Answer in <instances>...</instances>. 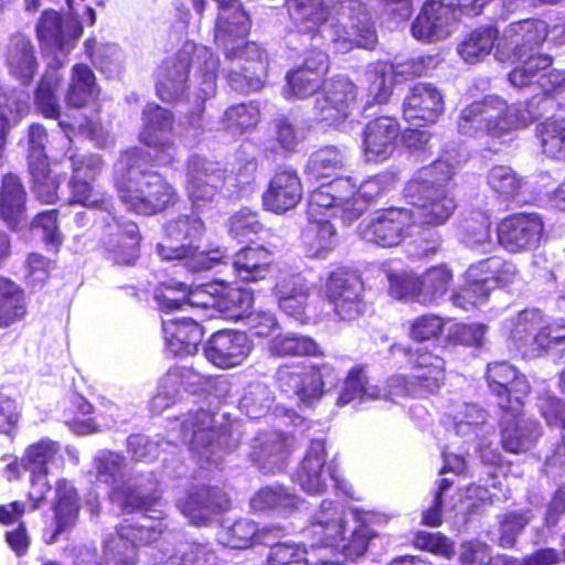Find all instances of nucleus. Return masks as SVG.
<instances>
[{
	"instance_id": "nucleus-1",
	"label": "nucleus",
	"mask_w": 565,
	"mask_h": 565,
	"mask_svg": "<svg viewBox=\"0 0 565 565\" xmlns=\"http://www.w3.org/2000/svg\"><path fill=\"white\" fill-rule=\"evenodd\" d=\"M111 183L119 201L137 215L163 214L180 202L177 186L164 173L143 167L141 154L125 164L114 162Z\"/></svg>"
},
{
	"instance_id": "nucleus-2",
	"label": "nucleus",
	"mask_w": 565,
	"mask_h": 565,
	"mask_svg": "<svg viewBox=\"0 0 565 565\" xmlns=\"http://www.w3.org/2000/svg\"><path fill=\"white\" fill-rule=\"evenodd\" d=\"M455 167L446 160H435L418 169L407 181L404 196L415 211L420 224L440 226L456 210V202L449 193Z\"/></svg>"
},
{
	"instance_id": "nucleus-3",
	"label": "nucleus",
	"mask_w": 565,
	"mask_h": 565,
	"mask_svg": "<svg viewBox=\"0 0 565 565\" xmlns=\"http://www.w3.org/2000/svg\"><path fill=\"white\" fill-rule=\"evenodd\" d=\"M142 127L138 135L143 146L122 149L115 163L125 164L137 154L142 156L143 167H173L179 161V149L170 136L174 129V115L157 103H147L142 109Z\"/></svg>"
},
{
	"instance_id": "nucleus-4",
	"label": "nucleus",
	"mask_w": 565,
	"mask_h": 565,
	"mask_svg": "<svg viewBox=\"0 0 565 565\" xmlns=\"http://www.w3.org/2000/svg\"><path fill=\"white\" fill-rule=\"evenodd\" d=\"M206 232L204 221L194 213H183L169 220L163 225L164 236L181 244L177 247L158 244L159 255L167 260H183L182 267L191 271H205L216 264L223 263L225 253L214 249L211 253L200 252L193 244L200 241Z\"/></svg>"
},
{
	"instance_id": "nucleus-5",
	"label": "nucleus",
	"mask_w": 565,
	"mask_h": 565,
	"mask_svg": "<svg viewBox=\"0 0 565 565\" xmlns=\"http://www.w3.org/2000/svg\"><path fill=\"white\" fill-rule=\"evenodd\" d=\"M216 414L209 409L188 412L180 424V434L188 444L192 459L201 467L216 463L220 454L233 444V426L230 419L217 423Z\"/></svg>"
},
{
	"instance_id": "nucleus-6",
	"label": "nucleus",
	"mask_w": 565,
	"mask_h": 565,
	"mask_svg": "<svg viewBox=\"0 0 565 565\" xmlns=\"http://www.w3.org/2000/svg\"><path fill=\"white\" fill-rule=\"evenodd\" d=\"M339 376L340 371L331 362H291L277 367L275 382L287 397L310 405L323 396L327 384H337Z\"/></svg>"
},
{
	"instance_id": "nucleus-7",
	"label": "nucleus",
	"mask_w": 565,
	"mask_h": 565,
	"mask_svg": "<svg viewBox=\"0 0 565 565\" xmlns=\"http://www.w3.org/2000/svg\"><path fill=\"white\" fill-rule=\"evenodd\" d=\"M519 102L514 105V114L508 103L498 96H486L473 100L463 107L458 117V130L462 135L476 136L483 134L490 137H501L513 128L524 127L529 124L519 121Z\"/></svg>"
},
{
	"instance_id": "nucleus-8",
	"label": "nucleus",
	"mask_w": 565,
	"mask_h": 565,
	"mask_svg": "<svg viewBox=\"0 0 565 565\" xmlns=\"http://www.w3.org/2000/svg\"><path fill=\"white\" fill-rule=\"evenodd\" d=\"M363 291V281L355 273L344 268L331 271L326 279L324 298L333 320L353 323L363 318L367 310Z\"/></svg>"
},
{
	"instance_id": "nucleus-9",
	"label": "nucleus",
	"mask_w": 565,
	"mask_h": 565,
	"mask_svg": "<svg viewBox=\"0 0 565 565\" xmlns=\"http://www.w3.org/2000/svg\"><path fill=\"white\" fill-rule=\"evenodd\" d=\"M390 353L398 362L408 366L417 391V397H426L439 392L446 379V361L426 348L393 343Z\"/></svg>"
},
{
	"instance_id": "nucleus-10",
	"label": "nucleus",
	"mask_w": 565,
	"mask_h": 565,
	"mask_svg": "<svg viewBox=\"0 0 565 565\" xmlns=\"http://www.w3.org/2000/svg\"><path fill=\"white\" fill-rule=\"evenodd\" d=\"M141 234L135 221L113 216L104 221L100 230L99 250L116 266H134L140 256Z\"/></svg>"
},
{
	"instance_id": "nucleus-11",
	"label": "nucleus",
	"mask_w": 565,
	"mask_h": 565,
	"mask_svg": "<svg viewBox=\"0 0 565 565\" xmlns=\"http://www.w3.org/2000/svg\"><path fill=\"white\" fill-rule=\"evenodd\" d=\"M545 232L541 214L516 212L504 216L497 226L498 243L510 253H527L540 247Z\"/></svg>"
},
{
	"instance_id": "nucleus-12",
	"label": "nucleus",
	"mask_w": 565,
	"mask_h": 565,
	"mask_svg": "<svg viewBox=\"0 0 565 565\" xmlns=\"http://www.w3.org/2000/svg\"><path fill=\"white\" fill-rule=\"evenodd\" d=\"M61 450L58 441L43 437L25 447L22 452L24 463L30 475L29 482L34 489L26 493L30 510L36 511L46 501L52 487L47 480L49 465L56 458Z\"/></svg>"
},
{
	"instance_id": "nucleus-13",
	"label": "nucleus",
	"mask_w": 565,
	"mask_h": 565,
	"mask_svg": "<svg viewBox=\"0 0 565 565\" xmlns=\"http://www.w3.org/2000/svg\"><path fill=\"white\" fill-rule=\"evenodd\" d=\"M192 64V53L185 50L162 60L153 73L156 96L161 102L175 105L186 98Z\"/></svg>"
},
{
	"instance_id": "nucleus-14",
	"label": "nucleus",
	"mask_w": 565,
	"mask_h": 565,
	"mask_svg": "<svg viewBox=\"0 0 565 565\" xmlns=\"http://www.w3.org/2000/svg\"><path fill=\"white\" fill-rule=\"evenodd\" d=\"M523 407V399L515 398L511 406L500 408L498 414L500 445L514 455L530 450L539 436L537 422L525 418Z\"/></svg>"
},
{
	"instance_id": "nucleus-15",
	"label": "nucleus",
	"mask_w": 565,
	"mask_h": 565,
	"mask_svg": "<svg viewBox=\"0 0 565 565\" xmlns=\"http://www.w3.org/2000/svg\"><path fill=\"white\" fill-rule=\"evenodd\" d=\"M330 70V58L322 49L311 47L302 63L286 73L285 92L305 99L319 93Z\"/></svg>"
},
{
	"instance_id": "nucleus-16",
	"label": "nucleus",
	"mask_w": 565,
	"mask_h": 565,
	"mask_svg": "<svg viewBox=\"0 0 565 565\" xmlns=\"http://www.w3.org/2000/svg\"><path fill=\"white\" fill-rule=\"evenodd\" d=\"M313 105L316 118L326 125L343 121L356 99V86L348 77L334 75L326 78Z\"/></svg>"
},
{
	"instance_id": "nucleus-17",
	"label": "nucleus",
	"mask_w": 565,
	"mask_h": 565,
	"mask_svg": "<svg viewBox=\"0 0 565 565\" xmlns=\"http://www.w3.org/2000/svg\"><path fill=\"white\" fill-rule=\"evenodd\" d=\"M414 211L402 206H390L375 212L365 226V238L381 247L397 246L414 224Z\"/></svg>"
},
{
	"instance_id": "nucleus-18",
	"label": "nucleus",
	"mask_w": 565,
	"mask_h": 565,
	"mask_svg": "<svg viewBox=\"0 0 565 565\" xmlns=\"http://www.w3.org/2000/svg\"><path fill=\"white\" fill-rule=\"evenodd\" d=\"M82 34L83 25L79 20L65 21L53 9L44 10L35 25V35L42 50L68 52Z\"/></svg>"
},
{
	"instance_id": "nucleus-19",
	"label": "nucleus",
	"mask_w": 565,
	"mask_h": 565,
	"mask_svg": "<svg viewBox=\"0 0 565 565\" xmlns=\"http://www.w3.org/2000/svg\"><path fill=\"white\" fill-rule=\"evenodd\" d=\"M209 362L218 369L242 364L250 352V343L244 331L222 329L213 332L203 348Z\"/></svg>"
},
{
	"instance_id": "nucleus-20",
	"label": "nucleus",
	"mask_w": 565,
	"mask_h": 565,
	"mask_svg": "<svg viewBox=\"0 0 565 565\" xmlns=\"http://www.w3.org/2000/svg\"><path fill=\"white\" fill-rule=\"evenodd\" d=\"M487 385L497 398L498 408L511 406L513 399L522 398L530 392V384L523 373L507 361L488 363Z\"/></svg>"
},
{
	"instance_id": "nucleus-21",
	"label": "nucleus",
	"mask_w": 565,
	"mask_h": 565,
	"mask_svg": "<svg viewBox=\"0 0 565 565\" xmlns=\"http://www.w3.org/2000/svg\"><path fill=\"white\" fill-rule=\"evenodd\" d=\"M401 125L393 116H377L362 130V150L367 161L383 162L394 152Z\"/></svg>"
},
{
	"instance_id": "nucleus-22",
	"label": "nucleus",
	"mask_w": 565,
	"mask_h": 565,
	"mask_svg": "<svg viewBox=\"0 0 565 565\" xmlns=\"http://www.w3.org/2000/svg\"><path fill=\"white\" fill-rule=\"evenodd\" d=\"M3 63L13 79L22 86H30L40 67L30 36L20 32L12 34L3 51Z\"/></svg>"
},
{
	"instance_id": "nucleus-23",
	"label": "nucleus",
	"mask_w": 565,
	"mask_h": 565,
	"mask_svg": "<svg viewBox=\"0 0 565 565\" xmlns=\"http://www.w3.org/2000/svg\"><path fill=\"white\" fill-rule=\"evenodd\" d=\"M28 192L21 177L7 172L0 178V218L12 232L28 224Z\"/></svg>"
},
{
	"instance_id": "nucleus-24",
	"label": "nucleus",
	"mask_w": 565,
	"mask_h": 565,
	"mask_svg": "<svg viewBox=\"0 0 565 565\" xmlns=\"http://www.w3.org/2000/svg\"><path fill=\"white\" fill-rule=\"evenodd\" d=\"M443 111V95L429 83H416L403 103L405 120L419 127L436 122Z\"/></svg>"
},
{
	"instance_id": "nucleus-25",
	"label": "nucleus",
	"mask_w": 565,
	"mask_h": 565,
	"mask_svg": "<svg viewBox=\"0 0 565 565\" xmlns=\"http://www.w3.org/2000/svg\"><path fill=\"white\" fill-rule=\"evenodd\" d=\"M541 77L546 78L551 86L518 105V117L521 124H531L546 116L551 110L565 106V73L550 71Z\"/></svg>"
},
{
	"instance_id": "nucleus-26",
	"label": "nucleus",
	"mask_w": 565,
	"mask_h": 565,
	"mask_svg": "<svg viewBox=\"0 0 565 565\" xmlns=\"http://www.w3.org/2000/svg\"><path fill=\"white\" fill-rule=\"evenodd\" d=\"M302 198V183L292 168L278 169L263 193L266 210L282 214L295 209Z\"/></svg>"
},
{
	"instance_id": "nucleus-27",
	"label": "nucleus",
	"mask_w": 565,
	"mask_h": 565,
	"mask_svg": "<svg viewBox=\"0 0 565 565\" xmlns=\"http://www.w3.org/2000/svg\"><path fill=\"white\" fill-rule=\"evenodd\" d=\"M54 492L52 503L54 527L46 540L47 544L55 543L62 534L72 531L77 524L81 511L78 491L67 479H57Z\"/></svg>"
},
{
	"instance_id": "nucleus-28",
	"label": "nucleus",
	"mask_w": 565,
	"mask_h": 565,
	"mask_svg": "<svg viewBox=\"0 0 565 565\" xmlns=\"http://www.w3.org/2000/svg\"><path fill=\"white\" fill-rule=\"evenodd\" d=\"M222 177L215 169L195 162L186 172L185 192L192 209L203 212L213 207L221 192Z\"/></svg>"
},
{
	"instance_id": "nucleus-29",
	"label": "nucleus",
	"mask_w": 565,
	"mask_h": 565,
	"mask_svg": "<svg viewBox=\"0 0 565 565\" xmlns=\"http://www.w3.org/2000/svg\"><path fill=\"white\" fill-rule=\"evenodd\" d=\"M167 351L174 356L194 355L204 338L203 326L192 318H177L163 322Z\"/></svg>"
},
{
	"instance_id": "nucleus-30",
	"label": "nucleus",
	"mask_w": 565,
	"mask_h": 565,
	"mask_svg": "<svg viewBox=\"0 0 565 565\" xmlns=\"http://www.w3.org/2000/svg\"><path fill=\"white\" fill-rule=\"evenodd\" d=\"M230 499L217 487L199 486L193 488L182 503L183 513L196 525H206L212 515L227 510Z\"/></svg>"
},
{
	"instance_id": "nucleus-31",
	"label": "nucleus",
	"mask_w": 565,
	"mask_h": 565,
	"mask_svg": "<svg viewBox=\"0 0 565 565\" xmlns=\"http://www.w3.org/2000/svg\"><path fill=\"white\" fill-rule=\"evenodd\" d=\"M213 297L211 306L225 319L238 321L245 318L254 303L252 290L227 282L206 285Z\"/></svg>"
},
{
	"instance_id": "nucleus-32",
	"label": "nucleus",
	"mask_w": 565,
	"mask_h": 565,
	"mask_svg": "<svg viewBox=\"0 0 565 565\" xmlns=\"http://www.w3.org/2000/svg\"><path fill=\"white\" fill-rule=\"evenodd\" d=\"M327 452L321 440H312L296 472V480L310 494L322 493L327 489V479L332 477L326 468Z\"/></svg>"
},
{
	"instance_id": "nucleus-33",
	"label": "nucleus",
	"mask_w": 565,
	"mask_h": 565,
	"mask_svg": "<svg viewBox=\"0 0 565 565\" xmlns=\"http://www.w3.org/2000/svg\"><path fill=\"white\" fill-rule=\"evenodd\" d=\"M454 9L440 0H427L412 23V33L418 40L434 41L447 34Z\"/></svg>"
},
{
	"instance_id": "nucleus-34",
	"label": "nucleus",
	"mask_w": 565,
	"mask_h": 565,
	"mask_svg": "<svg viewBox=\"0 0 565 565\" xmlns=\"http://www.w3.org/2000/svg\"><path fill=\"white\" fill-rule=\"evenodd\" d=\"M286 8L296 30L311 39L320 36V28L330 17V8L324 0H286Z\"/></svg>"
},
{
	"instance_id": "nucleus-35",
	"label": "nucleus",
	"mask_w": 565,
	"mask_h": 565,
	"mask_svg": "<svg viewBox=\"0 0 565 565\" xmlns=\"http://www.w3.org/2000/svg\"><path fill=\"white\" fill-rule=\"evenodd\" d=\"M63 65L64 62L62 61L49 65L33 90V104L38 113L46 119H60L62 115L57 90L63 81L60 73Z\"/></svg>"
},
{
	"instance_id": "nucleus-36",
	"label": "nucleus",
	"mask_w": 565,
	"mask_h": 565,
	"mask_svg": "<svg viewBox=\"0 0 565 565\" xmlns=\"http://www.w3.org/2000/svg\"><path fill=\"white\" fill-rule=\"evenodd\" d=\"M102 88L92 67L75 63L71 68L70 83L65 92L67 107L82 109L99 99Z\"/></svg>"
},
{
	"instance_id": "nucleus-37",
	"label": "nucleus",
	"mask_w": 565,
	"mask_h": 565,
	"mask_svg": "<svg viewBox=\"0 0 565 565\" xmlns=\"http://www.w3.org/2000/svg\"><path fill=\"white\" fill-rule=\"evenodd\" d=\"M273 295L278 306L287 316L305 322L309 319L307 315L310 291L309 288L295 277L281 278L273 288Z\"/></svg>"
},
{
	"instance_id": "nucleus-38",
	"label": "nucleus",
	"mask_w": 565,
	"mask_h": 565,
	"mask_svg": "<svg viewBox=\"0 0 565 565\" xmlns=\"http://www.w3.org/2000/svg\"><path fill=\"white\" fill-rule=\"evenodd\" d=\"M311 534L320 546L338 547L344 534V519L338 504L323 500L312 522Z\"/></svg>"
},
{
	"instance_id": "nucleus-39",
	"label": "nucleus",
	"mask_w": 565,
	"mask_h": 565,
	"mask_svg": "<svg viewBox=\"0 0 565 565\" xmlns=\"http://www.w3.org/2000/svg\"><path fill=\"white\" fill-rule=\"evenodd\" d=\"M274 255L263 245L245 246L234 256L233 268L238 277L245 281L265 279L271 270Z\"/></svg>"
},
{
	"instance_id": "nucleus-40",
	"label": "nucleus",
	"mask_w": 565,
	"mask_h": 565,
	"mask_svg": "<svg viewBox=\"0 0 565 565\" xmlns=\"http://www.w3.org/2000/svg\"><path fill=\"white\" fill-rule=\"evenodd\" d=\"M26 315L24 289L11 278L0 276V329H8L23 321Z\"/></svg>"
},
{
	"instance_id": "nucleus-41",
	"label": "nucleus",
	"mask_w": 565,
	"mask_h": 565,
	"mask_svg": "<svg viewBox=\"0 0 565 565\" xmlns=\"http://www.w3.org/2000/svg\"><path fill=\"white\" fill-rule=\"evenodd\" d=\"M193 63L196 64L198 73L201 77L200 93L198 97L200 103L196 106L194 113L190 114V121L199 120L205 109L204 103L206 99L213 97L216 93V79L220 70V60L213 52L206 47L199 50L195 54H192Z\"/></svg>"
},
{
	"instance_id": "nucleus-42",
	"label": "nucleus",
	"mask_w": 565,
	"mask_h": 565,
	"mask_svg": "<svg viewBox=\"0 0 565 565\" xmlns=\"http://www.w3.org/2000/svg\"><path fill=\"white\" fill-rule=\"evenodd\" d=\"M339 205V217L351 222L359 218L365 211L364 202L358 198V181L352 177H338L324 184Z\"/></svg>"
},
{
	"instance_id": "nucleus-43",
	"label": "nucleus",
	"mask_w": 565,
	"mask_h": 565,
	"mask_svg": "<svg viewBox=\"0 0 565 565\" xmlns=\"http://www.w3.org/2000/svg\"><path fill=\"white\" fill-rule=\"evenodd\" d=\"M382 397V390L372 385L365 364H354L343 379L338 396V405H347L354 401L366 402Z\"/></svg>"
},
{
	"instance_id": "nucleus-44",
	"label": "nucleus",
	"mask_w": 565,
	"mask_h": 565,
	"mask_svg": "<svg viewBox=\"0 0 565 565\" xmlns=\"http://www.w3.org/2000/svg\"><path fill=\"white\" fill-rule=\"evenodd\" d=\"M284 534V527L273 526L258 529L257 523L248 519H237L223 531L224 544L231 548H248L253 546L258 537L265 539L268 535L279 537Z\"/></svg>"
},
{
	"instance_id": "nucleus-45",
	"label": "nucleus",
	"mask_w": 565,
	"mask_h": 565,
	"mask_svg": "<svg viewBox=\"0 0 565 565\" xmlns=\"http://www.w3.org/2000/svg\"><path fill=\"white\" fill-rule=\"evenodd\" d=\"M468 269L489 287L490 291L509 286L516 274L512 263L497 255L476 262Z\"/></svg>"
},
{
	"instance_id": "nucleus-46",
	"label": "nucleus",
	"mask_w": 565,
	"mask_h": 565,
	"mask_svg": "<svg viewBox=\"0 0 565 565\" xmlns=\"http://www.w3.org/2000/svg\"><path fill=\"white\" fill-rule=\"evenodd\" d=\"M348 160L349 157L344 149L337 146H323L310 154L305 172L315 180L330 178L344 169Z\"/></svg>"
},
{
	"instance_id": "nucleus-47",
	"label": "nucleus",
	"mask_w": 565,
	"mask_h": 565,
	"mask_svg": "<svg viewBox=\"0 0 565 565\" xmlns=\"http://www.w3.org/2000/svg\"><path fill=\"white\" fill-rule=\"evenodd\" d=\"M499 28L486 24L472 30L459 44L458 53L468 63H477L488 56L499 39Z\"/></svg>"
},
{
	"instance_id": "nucleus-48",
	"label": "nucleus",
	"mask_w": 565,
	"mask_h": 565,
	"mask_svg": "<svg viewBox=\"0 0 565 565\" xmlns=\"http://www.w3.org/2000/svg\"><path fill=\"white\" fill-rule=\"evenodd\" d=\"M28 172L35 198L43 204H54L58 200L63 178L52 173L50 160L28 163Z\"/></svg>"
},
{
	"instance_id": "nucleus-49",
	"label": "nucleus",
	"mask_w": 565,
	"mask_h": 565,
	"mask_svg": "<svg viewBox=\"0 0 565 565\" xmlns=\"http://www.w3.org/2000/svg\"><path fill=\"white\" fill-rule=\"evenodd\" d=\"M542 152L554 160L565 161V118L551 116L536 126Z\"/></svg>"
},
{
	"instance_id": "nucleus-50",
	"label": "nucleus",
	"mask_w": 565,
	"mask_h": 565,
	"mask_svg": "<svg viewBox=\"0 0 565 565\" xmlns=\"http://www.w3.org/2000/svg\"><path fill=\"white\" fill-rule=\"evenodd\" d=\"M422 303L430 305L443 298L451 288L454 282L452 269L447 264L430 266L422 275Z\"/></svg>"
},
{
	"instance_id": "nucleus-51",
	"label": "nucleus",
	"mask_w": 565,
	"mask_h": 565,
	"mask_svg": "<svg viewBox=\"0 0 565 565\" xmlns=\"http://www.w3.org/2000/svg\"><path fill=\"white\" fill-rule=\"evenodd\" d=\"M308 257H324L335 246L337 231L328 220H313L303 233Z\"/></svg>"
},
{
	"instance_id": "nucleus-52",
	"label": "nucleus",
	"mask_w": 565,
	"mask_h": 565,
	"mask_svg": "<svg viewBox=\"0 0 565 565\" xmlns=\"http://www.w3.org/2000/svg\"><path fill=\"white\" fill-rule=\"evenodd\" d=\"M297 504L298 498L281 486L263 487L250 499L252 509L258 512L290 513L297 509Z\"/></svg>"
},
{
	"instance_id": "nucleus-53",
	"label": "nucleus",
	"mask_w": 565,
	"mask_h": 565,
	"mask_svg": "<svg viewBox=\"0 0 565 565\" xmlns=\"http://www.w3.org/2000/svg\"><path fill=\"white\" fill-rule=\"evenodd\" d=\"M114 494L120 499V508L126 513L140 512L151 519H160L162 511L160 497L152 493H142L136 487H115Z\"/></svg>"
},
{
	"instance_id": "nucleus-54",
	"label": "nucleus",
	"mask_w": 565,
	"mask_h": 565,
	"mask_svg": "<svg viewBox=\"0 0 565 565\" xmlns=\"http://www.w3.org/2000/svg\"><path fill=\"white\" fill-rule=\"evenodd\" d=\"M249 32V23L244 13L235 12L231 18H218L216 23L214 40L218 47H222L226 53L233 46L241 45L239 43L247 36Z\"/></svg>"
},
{
	"instance_id": "nucleus-55",
	"label": "nucleus",
	"mask_w": 565,
	"mask_h": 565,
	"mask_svg": "<svg viewBox=\"0 0 565 565\" xmlns=\"http://www.w3.org/2000/svg\"><path fill=\"white\" fill-rule=\"evenodd\" d=\"M447 320L438 313L426 312L408 322L407 337L415 343L438 342L446 331Z\"/></svg>"
},
{
	"instance_id": "nucleus-56",
	"label": "nucleus",
	"mask_w": 565,
	"mask_h": 565,
	"mask_svg": "<svg viewBox=\"0 0 565 565\" xmlns=\"http://www.w3.org/2000/svg\"><path fill=\"white\" fill-rule=\"evenodd\" d=\"M271 353L279 358L287 356H322L320 344L307 335H281L273 340Z\"/></svg>"
},
{
	"instance_id": "nucleus-57",
	"label": "nucleus",
	"mask_w": 565,
	"mask_h": 565,
	"mask_svg": "<svg viewBox=\"0 0 565 565\" xmlns=\"http://www.w3.org/2000/svg\"><path fill=\"white\" fill-rule=\"evenodd\" d=\"M491 292L489 287L467 268L465 284L452 292L450 299L455 307L468 311L487 302Z\"/></svg>"
},
{
	"instance_id": "nucleus-58",
	"label": "nucleus",
	"mask_w": 565,
	"mask_h": 565,
	"mask_svg": "<svg viewBox=\"0 0 565 565\" xmlns=\"http://www.w3.org/2000/svg\"><path fill=\"white\" fill-rule=\"evenodd\" d=\"M260 119V111L256 102H243L231 105L222 116V124L226 130L243 134L254 128Z\"/></svg>"
},
{
	"instance_id": "nucleus-59",
	"label": "nucleus",
	"mask_w": 565,
	"mask_h": 565,
	"mask_svg": "<svg viewBox=\"0 0 565 565\" xmlns=\"http://www.w3.org/2000/svg\"><path fill=\"white\" fill-rule=\"evenodd\" d=\"M231 235L241 243H254L267 231L257 212L242 207L230 217Z\"/></svg>"
},
{
	"instance_id": "nucleus-60",
	"label": "nucleus",
	"mask_w": 565,
	"mask_h": 565,
	"mask_svg": "<svg viewBox=\"0 0 565 565\" xmlns=\"http://www.w3.org/2000/svg\"><path fill=\"white\" fill-rule=\"evenodd\" d=\"M194 294L192 286L174 278L159 282L154 289V299L163 311L181 309L189 302V297Z\"/></svg>"
},
{
	"instance_id": "nucleus-61",
	"label": "nucleus",
	"mask_w": 565,
	"mask_h": 565,
	"mask_svg": "<svg viewBox=\"0 0 565 565\" xmlns=\"http://www.w3.org/2000/svg\"><path fill=\"white\" fill-rule=\"evenodd\" d=\"M126 458L116 451H104L94 459V469L98 481L119 487L126 475Z\"/></svg>"
},
{
	"instance_id": "nucleus-62",
	"label": "nucleus",
	"mask_w": 565,
	"mask_h": 565,
	"mask_svg": "<svg viewBox=\"0 0 565 565\" xmlns=\"http://www.w3.org/2000/svg\"><path fill=\"white\" fill-rule=\"evenodd\" d=\"M60 211L57 209L44 210L36 213L30 221V228H40L43 233L42 241L47 250L57 254L64 242V236L58 225Z\"/></svg>"
},
{
	"instance_id": "nucleus-63",
	"label": "nucleus",
	"mask_w": 565,
	"mask_h": 565,
	"mask_svg": "<svg viewBox=\"0 0 565 565\" xmlns=\"http://www.w3.org/2000/svg\"><path fill=\"white\" fill-rule=\"evenodd\" d=\"M115 531L117 536L134 550L151 546L161 539L163 533L159 526H145L128 520L119 523Z\"/></svg>"
},
{
	"instance_id": "nucleus-64",
	"label": "nucleus",
	"mask_w": 565,
	"mask_h": 565,
	"mask_svg": "<svg viewBox=\"0 0 565 565\" xmlns=\"http://www.w3.org/2000/svg\"><path fill=\"white\" fill-rule=\"evenodd\" d=\"M487 180L498 198L503 201L515 199L522 189V180L510 167H492L488 172Z\"/></svg>"
}]
</instances>
